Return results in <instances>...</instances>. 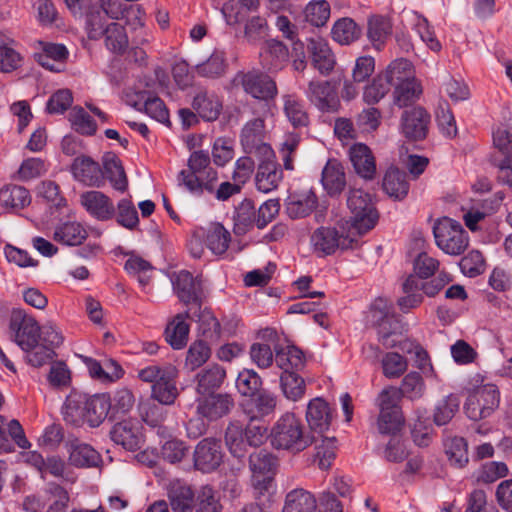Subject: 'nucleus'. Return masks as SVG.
Masks as SVG:
<instances>
[{"label": "nucleus", "mask_w": 512, "mask_h": 512, "mask_svg": "<svg viewBox=\"0 0 512 512\" xmlns=\"http://www.w3.org/2000/svg\"><path fill=\"white\" fill-rule=\"evenodd\" d=\"M111 409V397L107 393L87 395L72 392L66 398L62 408L66 423L81 426L87 423L90 427L100 426L107 418Z\"/></svg>", "instance_id": "obj_1"}, {"label": "nucleus", "mask_w": 512, "mask_h": 512, "mask_svg": "<svg viewBox=\"0 0 512 512\" xmlns=\"http://www.w3.org/2000/svg\"><path fill=\"white\" fill-rule=\"evenodd\" d=\"M273 448L298 454L315 442V438L305 432L299 418L293 413H285L273 425L270 432Z\"/></svg>", "instance_id": "obj_2"}, {"label": "nucleus", "mask_w": 512, "mask_h": 512, "mask_svg": "<svg viewBox=\"0 0 512 512\" xmlns=\"http://www.w3.org/2000/svg\"><path fill=\"white\" fill-rule=\"evenodd\" d=\"M188 168L178 175L179 185L184 186L191 194L201 196L204 192H213L218 173L210 166L208 152L203 150L191 153Z\"/></svg>", "instance_id": "obj_3"}, {"label": "nucleus", "mask_w": 512, "mask_h": 512, "mask_svg": "<svg viewBox=\"0 0 512 512\" xmlns=\"http://www.w3.org/2000/svg\"><path fill=\"white\" fill-rule=\"evenodd\" d=\"M268 427L260 419H250L246 426L239 421H230L225 431V443L236 458H243L248 447H259L267 439Z\"/></svg>", "instance_id": "obj_4"}, {"label": "nucleus", "mask_w": 512, "mask_h": 512, "mask_svg": "<svg viewBox=\"0 0 512 512\" xmlns=\"http://www.w3.org/2000/svg\"><path fill=\"white\" fill-rule=\"evenodd\" d=\"M399 403V395L393 386L384 388L378 394L375 405L379 409L377 428L381 434L394 435L404 425V416Z\"/></svg>", "instance_id": "obj_5"}, {"label": "nucleus", "mask_w": 512, "mask_h": 512, "mask_svg": "<svg viewBox=\"0 0 512 512\" xmlns=\"http://www.w3.org/2000/svg\"><path fill=\"white\" fill-rule=\"evenodd\" d=\"M347 206L351 213L352 229L359 235L365 234L375 227L379 214L369 193L361 189H351L347 198Z\"/></svg>", "instance_id": "obj_6"}, {"label": "nucleus", "mask_w": 512, "mask_h": 512, "mask_svg": "<svg viewBox=\"0 0 512 512\" xmlns=\"http://www.w3.org/2000/svg\"><path fill=\"white\" fill-rule=\"evenodd\" d=\"M436 245L446 254L457 256L468 247L469 238L463 226L448 217L438 219L433 226Z\"/></svg>", "instance_id": "obj_7"}, {"label": "nucleus", "mask_w": 512, "mask_h": 512, "mask_svg": "<svg viewBox=\"0 0 512 512\" xmlns=\"http://www.w3.org/2000/svg\"><path fill=\"white\" fill-rule=\"evenodd\" d=\"M500 403V393L494 384L476 387L469 393L464 412L473 421H480L492 415Z\"/></svg>", "instance_id": "obj_8"}, {"label": "nucleus", "mask_w": 512, "mask_h": 512, "mask_svg": "<svg viewBox=\"0 0 512 512\" xmlns=\"http://www.w3.org/2000/svg\"><path fill=\"white\" fill-rule=\"evenodd\" d=\"M232 85L241 87L246 94L266 102L273 100L278 94L274 79L258 70L238 72L232 80Z\"/></svg>", "instance_id": "obj_9"}, {"label": "nucleus", "mask_w": 512, "mask_h": 512, "mask_svg": "<svg viewBox=\"0 0 512 512\" xmlns=\"http://www.w3.org/2000/svg\"><path fill=\"white\" fill-rule=\"evenodd\" d=\"M311 243L315 252L321 255H331L337 249L353 248L357 239L352 231L344 233L336 228L320 227L311 236Z\"/></svg>", "instance_id": "obj_10"}, {"label": "nucleus", "mask_w": 512, "mask_h": 512, "mask_svg": "<svg viewBox=\"0 0 512 512\" xmlns=\"http://www.w3.org/2000/svg\"><path fill=\"white\" fill-rule=\"evenodd\" d=\"M10 331L22 350H30L40 338V326L23 309H13L10 317Z\"/></svg>", "instance_id": "obj_11"}, {"label": "nucleus", "mask_w": 512, "mask_h": 512, "mask_svg": "<svg viewBox=\"0 0 512 512\" xmlns=\"http://www.w3.org/2000/svg\"><path fill=\"white\" fill-rule=\"evenodd\" d=\"M305 96L321 112L334 113L340 106L336 85L332 81L311 80Z\"/></svg>", "instance_id": "obj_12"}, {"label": "nucleus", "mask_w": 512, "mask_h": 512, "mask_svg": "<svg viewBox=\"0 0 512 512\" xmlns=\"http://www.w3.org/2000/svg\"><path fill=\"white\" fill-rule=\"evenodd\" d=\"M111 440L128 451L140 449L144 443L142 425L137 419H125L113 425L110 430Z\"/></svg>", "instance_id": "obj_13"}, {"label": "nucleus", "mask_w": 512, "mask_h": 512, "mask_svg": "<svg viewBox=\"0 0 512 512\" xmlns=\"http://www.w3.org/2000/svg\"><path fill=\"white\" fill-rule=\"evenodd\" d=\"M240 141L247 154L273 156L272 148L264 142V120L261 118L252 119L244 125Z\"/></svg>", "instance_id": "obj_14"}, {"label": "nucleus", "mask_w": 512, "mask_h": 512, "mask_svg": "<svg viewBox=\"0 0 512 512\" xmlns=\"http://www.w3.org/2000/svg\"><path fill=\"white\" fill-rule=\"evenodd\" d=\"M221 442L215 438L202 439L194 451V466L204 473L216 470L222 463Z\"/></svg>", "instance_id": "obj_15"}, {"label": "nucleus", "mask_w": 512, "mask_h": 512, "mask_svg": "<svg viewBox=\"0 0 512 512\" xmlns=\"http://www.w3.org/2000/svg\"><path fill=\"white\" fill-rule=\"evenodd\" d=\"M70 171L73 178L85 186L100 188L105 184L103 169L89 156L76 157L71 164Z\"/></svg>", "instance_id": "obj_16"}, {"label": "nucleus", "mask_w": 512, "mask_h": 512, "mask_svg": "<svg viewBox=\"0 0 512 512\" xmlns=\"http://www.w3.org/2000/svg\"><path fill=\"white\" fill-rule=\"evenodd\" d=\"M80 203L98 221L105 222L115 217L116 208L112 199L101 191L90 190L82 193Z\"/></svg>", "instance_id": "obj_17"}, {"label": "nucleus", "mask_w": 512, "mask_h": 512, "mask_svg": "<svg viewBox=\"0 0 512 512\" xmlns=\"http://www.w3.org/2000/svg\"><path fill=\"white\" fill-rule=\"evenodd\" d=\"M234 400L228 394H214L197 400V414L209 421H216L230 413Z\"/></svg>", "instance_id": "obj_18"}, {"label": "nucleus", "mask_w": 512, "mask_h": 512, "mask_svg": "<svg viewBox=\"0 0 512 512\" xmlns=\"http://www.w3.org/2000/svg\"><path fill=\"white\" fill-rule=\"evenodd\" d=\"M430 123L429 113L422 107H414L403 112L401 129L406 138L422 140L427 136Z\"/></svg>", "instance_id": "obj_19"}, {"label": "nucleus", "mask_w": 512, "mask_h": 512, "mask_svg": "<svg viewBox=\"0 0 512 512\" xmlns=\"http://www.w3.org/2000/svg\"><path fill=\"white\" fill-rule=\"evenodd\" d=\"M318 204V198L312 189L294 191L285 201L286 213L291 219H300L310 215Z\"/></svg>", "instance_id": "obj_20"}, {"label": "nucleus", "mask_w": 512, "mask_h": 512, "mask_svg": "<svg viewBox=\"0 0 512 512\" xmlns=\"http://www.w3.org/2000/svg\"><path fill=\"white\" fill-rule=\"evenodd\" d=\"M69 463L78 468L98 467L102 462L100 454L89 444L79 439H68L65 443Z\"/></svg>", "instance_id": "obj_21"}, {"label": "nucleus", "mask_w": 512, "mask_h": 512, "mask_svg": "<svg viewBox=\"0 0 512 512\" xmlns=\"http://www.w3.org/2000/svg\"><path fill=\"white\" fill-rule=\"evenodd\" d=\"M283 179V171L273 156H264V160L258 165L255 184L256 188L269 193L275 190Z\"/></svg>", "instance_id": "obj_22"}, {"label": "nucleus", "mask_w": 512, "mask_h": 512, "mask_svg": "<svg viewBox=\"0 0 512 512\" xmlns=\"http://www.w3.org/2000/svg\"><path fill=\"white\" fill-rule=\"evenodd\" d=\"M321 183L330 197H338L346 188V173L344 166L337 159H329L322 169Z\"/></svg>", "instance_id": "obj_23"}, {"label": "nucleus", "mask_w": 512, "mask_h": 512, "mask_svg": "<svg viewBox=\"0 0 512 512\" xmlns=\"http://www.w3.org/2000/svg\"><path fill=\"white\" fill-rule=\"evenodd\" d=\"M349 159L357 175L365 180H372L376 175V163L371 149L356 143L349 149Z\"/></svg>", "instance_id": "obj_24"}, {"label": "nucleus", "mask_w": 512, "mask_h": 512, "mask_svg": "<svg viewBox=\"0 0 512 512\" xmlns=\"http://www.w3.org/2000/svg\"><path fill=\"white\" fill-rule=\"evenodd\" d=\"M167 496L172 512H192L195 503V493L185 481L176 479L170 482Z\"/></svg>", "instance_id": "obj_25"}, {"label": "nucleus", "mask_w": 512, "mask_h": 512, "mask_svg": "<svg viewBox=\"0 0 512 512\" xmlns=\"http://www.w3.org/2000/svg\"><path fill=\"white\" fill-rule=\"evenodd\" d=\"M174 291L176 292L180 301L185 304L200 303L202 298V285L201 280L193 277V275L186 271H180L173 281Z\"/></svg>", "instance_id": "obj_26"}, {"label": "nucleus", "mask_w": 512, "mask_h": 512, "mask_svg": "<svg viewBox=\"0 0 512 512\" xmlns=\"http://www.w3.org/2000/svg\"><path fill=\"white\" fill-rule=\"evenodd\" d=\"M277 396L265 389L251 396L244 404V413L250 419H263L275 412Z\"/></svg>", "instance_id": "obj_27"}, {"label": "nucleus", "mask_w": 512, "mask_h": 512, "mask_svg": "<svg viewBox=\"0 0 512 512\" xmlns=\"http://www.w3.org/2000/svg\"><path fill=\"white\" fill-rule=\"evenodd\" d=\"M42 51L35 54L37 62L44 68L61 72L68 58V50L63 44L40 42Z\"/></svg>", "instance_id": "obj_28"}, {"label": "nucleus", "mask_w": 512, "mask_h": 512, "mask_svg": "<svg viewBox=\"0 0 512 512\" xmlns=\"http://www.w3.org/2000/svg\"><path fill=\"white\" fill-rule=\"evenodd\" d=\"M313 66L322 75H328L336 64L335 56L328 43L322 38H312L308 43Z\"/></svg>", "instance_id": "obj_29"}, {"label": "nucleus", "mask_w": 512, "mask_h": 512, "mask_svg": "<svg viewBox=\"0 0 512 512\" xmlns=\"http://www.w3.org/2000/svg\"><path fill=\"white\" fill-rule=\"evenodd\" d=\"M288 56V48L282 42L271 39L264 44L260 54L261 64L269 72H277L284 67Z\"/></svg>", "instance_id": "obj_30"}, {"label": "nucleus", "mask_w": 512, "mask_h": 512, "mask_svg": "<svg viewBox=\"0 0 512 512\" xmlns=\"http://www.w3.org/2000/svg\"><path fill=\"white\" fill-rule=\"evenodd\" d=\"M306 419L311 430L318 433L328 430L332 420L329 404L322 398L312 399L307 406Z\"/></svg>", "instance_id": "obj_31"}, {"label": "nucleus", "mask_w": 512, "mask_h": 512, "mask_svg": "<svg viewBox=\"0 0 512 512\" xmlns=\"http://www.w3.org/2000/svg\"><path fill=\"white\" fill-rule=\"evenodd\" d=\"M192 108L202 119L214 121L221 113L222 102L214 92L202 89L194 96Z\"/></svg>", "instance_id": "obj_32"}, {"label": "nucleus", "mask_w": 512, "mask_h": 512, "mask_svg": "<svg viewBox=\"0 0 512 512\" xmlns=\"http://www.w3.org/2000/svg\"><path fill=\"white\" fill-rule=\"evenodd\" d=\"M88 237V231L78 221H65L59 223L53 233V239L65 246H79Z\"/></svg>", "instance_id": "obj_33"}, {"label": "nucleus", "mask_w": 512, "mask_h": 512, "mask_svg": "<svg viewBox=\"0 0 512 512\" xmlns=\"http://www.w3.org/2000/svg\"><path fill=\"white\" fill-rule=\"evenodd\" d=\"M188 317V312L177 314L165 329V340L175 350H180L187 344L190 331L189 324L186 322Z\"/></svg>", "instance_id": "obj_34"}, {"label": "nucleus", "mask_w": 512, "mask_h": 512, "mask_svg": "<svg viewBox=\"0 0 512 512\" xmlns=\"http://www.w3.org/2000/svg\"><path fill=\"white\" fill-rule=\"evenodd\" d=\"M283 111L294 128L308 126L310 119L304 102L296 94H284Z\"/></svg>", "instance_id": "obj_35"}, {"label": "nucleus", "mask_w": 512, "mask_h": 512, "mask_svg": "<svg viewBox=\"0 0 512 512\" xmlns=\"http://www.w3.org/2000/svg\"><path fill=\"white\" fill-rule=\"evenodd\" d=\"M316 507L317 500L311 492L296 488L286 494L282 512H314Z\"/></svg>", "instance_id": "obj_36"}, {"label": "nucleus", "mask_w": 512, "mask_h": 512, "mask_svg": "<svg viewBox=\"0 0 512 512\" xmlns=\"http://www.w3.org/2000/svg\"><path fill=\"white\" fill-rule=\"evenodd\" d=\"M30 203L31 195L23 186L9 184L0 189V205L6 209L19 210Z\"/></svg>", "instance_id": "obj_37"}, {"label": "nucleus", "mask_w": 512, "mask_h": 512, "mask_svg": "<svg viewBox=\"0 0 512 512\" xmlns=\"http://www.w3.org/2000/svg\"><path fill=\"white\" fill-rule=\"evenodd\" d=\"M383 190L392 198L402 200L409 192V183L405 172L389 168L383 178Z\"/></svg>", "instance_id": "obj_38"}, {"label": "nucleus", "mask_w": 512, "mask_h": 512, "mask_svg": "<svg viewBox=\"0 0 512 512\" xmlns=\"http://www.w3.org/2000/svg\"><path fill=\"white\" fill-rule=\"evenodd\" d=\"M204 230L206 247L215 255L224 254L229 247L230 233L220 223H210Z\"/></svg>", "instance_id": "obj_39"}, {"label": "nucleus", "mask_w": 512, "mask_h": 512, "mask_svg": "<svg viewBox=\"0 0 512 512\" xmlns=\"http://www.w3.org/2000/svg\"><path fill=\"white\" fill-rule=\"evenodd\" d=\"M226 377L225 369L214 364L197 374V392L205 395L218 389Z\"/></svg>", "instance_id": "obj_40"}, {"label": "nucleus", "mask_w": 512, "mask_h": 512, "mask_svg": "<svg viewBox=\"0 0 512 512\" xmlns=\"http://www.w3.org/2000/svg\"><path fill=\"white\" fill-rule=\"evenodd\" d=\"M138 110H143L151 118L160 123H169V112L165 103L157 96L149 92H142L139 101L134 105Z\"/></svg>", "instance_id": "obj_41"}, {"label": "nucleus", "mask_w": 512, "mask_h": 512, "mask_svg": "<svg viewBox=\"0 0 512 512\" xmlns=\"http://www.w3.org/2000/svg\"><path fill=\"white\" fill-rule=\"evenodd\" d=\"M402 291L405 294L397 300V305L403 313L409 312L421 305L423 294L420 292V280L410 275L402 284Z\"/></svg>", "instance_id": "obj_42"}, {"label": "nucleus", "mask_w": 512, "mask_h": 512, "mask_svg": "<svg viewBox=\"0 0 512 512\" xmlns=\"http://www.w3.org/2000/svg\"><path fill=\"white\" fill-rule=\"evenodd\" d=\"M392 33L390 21L383 16H373L368 20L367 36L373 47L380 50Z\"/></svg>", "instance_id": "obj_43"}, {"label": "nucleus", "mask_w": 512, "mask_h": 512, "mask_svg": "<svg viewBox=\"0 0 512 512\" xmlns=\"http://www.w3.org/2000/svg\"><path fill=\"white\" fill-rule=\"evenodd\" d=\"M275 361L277 366L283 370L282 373H297L305 366V356L303 352L295 346H287L286 349L276 352Z\"/></svg>", "instance_id": "obj_44"}, {"label": "nucleus", "mask_w": 512, "mask_h": 512, "mask_svg": "<svg viewBox=\"0 0 512 512\" xmlns=\"http://www.w3.org/2000/svg\"><path fill=\"white\" fill-rule=\"evenodd\" d=\"M425 389L423 377L415 371L404 376L399 388L394 387V390L399 395V401L401 398H407L412 401L420 399L424 395Z\"/></svg>", "instance_id": "obj_45"}, {"label": "nucleus", "mask_w": 512, "mask_h": 512, "mask_svg": "<svg viewBox=\"0 0 512 512\" xmlns=\"http://www.w3.org/2000/svg\"><path fill=\"white\" fill-rule=\"evenodd\" d=\"M381 74L391 87H396L414 77L411 62L403 58L392 61Z\"/></svg>", "instance_id": "obj_46"}, {"label": "nucleus", "mask_w": 512, "mask_h": 512, "mask_svg": "<svg viewBox=\"0 0 512 512\" xmlns=\"http://www.w3.org/2000/svg\"><path fill=\"white\" fill-rule=\"evenodd\" d=\"M256 225V210L250 199H244L235 209L234 231L238 235L245 234Z\"/></svg>", "instance_id": "obj_47"}, {"label": "nucleus", "mask_w": 512, "mask_h": 512, "mask_svg": "<svg viewBox=\"0 0 512 512\" xmlns=\"http://www.w3.org/2000/svg\"><path fill=\"white\" fill-rule=\"evenodd\" d=\"M105 45L108 50L115 54H123L128 48L129 40L122 24L111 22L106 26Z\"/></svg>", "instance_id": "obj_48"}, {"label": "nucleus", "mask_w": 512, "mask_h": 512, "mask_svg": "<svg viewBox=\"0 0 512 512\" xmlns=\"http://www.w3.org/2000/svg\"><path fill=\"white\" fill-rule=\"evenodd\" d=\"M259 7V0H229L222 7V13L228 24H236L241 22L245 13L248 11H256Z\"/></svg>", "instance_id": "obj_49"}, {"label": "nucleus", "mask_w": 512, "mask_h": 512, "mask_svg": "<svg viewBox=\"0 0 512 512\" xmlns=\"http://www.w3.org/2000/svg\"><path fill=\"white\" fill-rule=\"evenodd\" d=\"M445 452L450 464L463 468L469 461L468 445L463 437H453L445 442Z\"/></svg>", "instance_id": "obj_50"}, {"label": "nucleus", "mask_w": 512, "mask_h": 512, "mask_svg": "<svg viewBox=\"0 0 512 512\" xmlns=\"http://www.w3.org/2000/svg\"><path fill=\"white\" fill-rule=\"evenodd\" d=\"M361 29L356 22L350 18L338 20L332 28L333 39L342 44L348 45L360 37Z\"/></svg>", "instance_id": "obj_51"}, {"label": "nucleus", "mask_w": 512, "mask_h": 512, "mask_svg": "<svg viewBox=\"0 0 512 512\" xmlns=\"http://www.w3.org/2000/svg\"><path fill=\"white\" fill-rule=\"evenodd\" d=\"M104 177L107 178L112 187L119 191L125 192L128 188V180L120 161L115 157L106 159L103 168Z\"/></svg>", "instance_id": "obj_52"}, {"label": "nucleus", "mask_w": 512, "mask_h": 512, "mask_svg": "<svg viewBox=\"0 0 512 512\" xmlns=\"http://www.w3.org/2000/svg\"><path fill=\"white\" fill-rule=\"evenodd\" d=\"M421 93V85L414 76L394 87V103L399 107H406L415 101Z\"/></svg>", "instance_id": "obj_53"}, {"label": "nucleus", "mask_w": 512, "mask_h": 512, "mask_svg": "<svg viewBox=\"0 0 512 512\" xmlns=\"http://www.w3.org/2000/svg\"><path fill=\"white\" fill-rule=\"evenodd\" d=\"M460 399L457 395L450 394L440 400L434 410V422L436 425H445L452 420L459 410Z\"/></svg>", "instance_id": "obj_54"}, {"label": "nucleus", "mask_w": 512, "mask_h": 512, "mask_svg": "<svg viewBox=\"0 0 512 512\" xmlns=\"http://www.w3.org/2000/svg\"><path fill=\"white\" fill-rule=\"evenodd\" d=\"M262 379L259 374L253 369H243L239 372L236 379V388L238 392L247 397L254 396V394L261 391Z\"/></svg>", "instance_id": "obj_55"}, {"label": "nucleus", "mask_w": 512, "mask_h": 512, "mask_svg": "<svg viewBox=\"0 0 512 512\" xmlns=\"http://www.w3.org/2000/svg\"><path fill=\"white\" fill-rule=\"evenodd\" d=\"M377 325L378 340L386 348H393L396 342L391 337L400 331V320L398 316L381 318L373 321Z\"/></svg>", "instance_id": "obj_56"}, {"label": "nucleus", "mask_w": 512, "mask_h": 512, "mask_svg": "<svg viewBox=\"0 0 512 512\" xmlns=\"http://www.w3.org/2000/svg\"><path fill=\"white\" fill-rule=\"evenodd\" d=\"M281 389L287 399L297 401L305 393V382L295 372L282 373L280 376Z\"/></svg>", "instance_id": "obj_57"}, {"label": "nucleus", "mask_w": 512, "mask_h": 512, "mask_svg": "<svg viewBox=\"0 0 512 512\" xmlns=\"http://www.w3.org/2000/svg\"><path fill=\"white\" fill-rule=\"evenodd\" d=\"M178 371L175 366L165 364L163 366L150 365L138 371V378L147 383H158L160 380L177 378Z\"/></svg>", "instance_id": "obj_58"}, {"label": "nucleus", "mask_w": 512, "mask_h": 512, "mask_svg": "<svg viewBox=\"0 0 512 512\" xmlns=\"http://www.w3.org/2000/svg\"><path fill=\"white\" fill-rule=\"evenodd\" d=\"M69 120L74 130L82 135L91 136L97 130L95 120L82 107H74L69 114Z\"/></svg>", "instance_id": "obj_59"}, {"label": "nucleus", "mask_w": 512, "mask_h": 512, "mask_svg": "<svg viewBox=\"0 0 512 512\" xmlns=\"http://www.w3.org/2000/svg\"><path fill=\"white\" fill-rule=\"evenodd\" d=\"M226 68L225 54L222 51H214L203 63L196 66L197 73L203 77L216 78L223 75Z\"/></svg>", "instance_id": "obj_60"}, {"label": "nucleus", "mask_w": 512, "mask_h": 512, "mask_svg": "<svg viewBox=\"0 0 512 512\" xmlns=\"http://www.w3.org/2000/svg\"><path fill=\"white\" fill-rule=\"evenodd\" d=\"M211 356V349L203 340L193 342L186 355L185 366L190 370L201 367Z\"/></svg>", "instance_id": "obj_61"}, {"label": "nucleus", "mask_w": 512, "mask_h": 512, "mask_svg": "<svg viewBox=\"0 0 512 512\" xmlns=\"http://www.w3.org/2000/svg\"><path fill=\"white\" fill-rule=\"evenodd\" d=\"M277 464V458L264 449L256 451L249 456V466L254 474H267L272 472Z\"/></svg>", "instance_id": "obj_62"}, {"label": "nucleus", "mask_w": 512, "mask_h": 512, "mask_svg": "<svg viewBox=\"0 0 512 512\" xmlns=\"http://www.w3.org/2000/svg\"><path fill=\"white\" fill-rule=\"evenodd\" d=\"M330 17V5L326 0L311 1L305 8V19L311 25L320 27Z\"/></svg>", "instance_id": "obj_63"}, {"label": "nucleus", "mask_w": 512, "mask_h": 512, "mask_svg": "<svg viewBox=\"0 0 512 512\" xmlns=\"http://www.w3.org/2000/svg\"><path fill=\"white\" fill-rule=\"evenodd\" d=\"M195 512H221L222 506L215 491L210 486H204L198 493L194 503Z\"/></svg>", "instance_id": "obj_64"}]
</instances>
